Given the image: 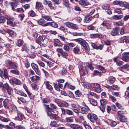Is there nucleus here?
I'll use <instances>...</instances> for the list:
<instances>
[{"label": "nucleus", "instance_id": "37998d69", "mask_svg": "<svg viewBox=\"0 0 129 129\" xmlns=\"http://www.w3.org/2000/svg\"><path fill=\"white\" fill-rule=\"evenodd\" d=\"M99 69L100 70V73L101 72H105L106 71L105 69L104 68L101 66H99L98 67Z\"/></svg>", "mask_w": 129, "mask_h": 129}, {"label": "nucleus", "instance_id": "f257e3e1", "mask_svg": "<svg viewBox=\"0 0 129 129\" xmlns=\"http://www.w3.org/2000/svg\"><path fill=\"white\" fill-rule=\"evenodd\" d=\"M55 102H56L58 106L60 107H68L69 106L68 103L65 101H62L61 102L57 99H55Z\"/></svg>", "mask_w": 129, "mask_h": 129}, {"label": "nucleus", "instance_id": "6e6552de", "mask_svg": "<svg viewBox=\"0 0 129 129\" xmlns=\"http://www.w3.org/2000/svg\"><path fill=\"white\" fill-rule=\"evenodd\" d=\"M0 74L1 77L5 79H8V72L6 69H4V72L0 70Z\"/></svg>", "mask_w": 129, "mask_h": 129}, {"label": "nucleus", "instance_id": "c756f323", "mask_svg": "<svg viewBox=\"0 0 129 129\" xmlns=\"http://www.w3.org/2000/svg\"><path fill=\"white\" fill-rule=\"evenodd\" d=\"M115 80V78L114 77H112L110 78L108 80V81L110 84H113Z\"/></svg>", "mask_w": 129, "mask_h": 129}, {"label": "nucleus", "instance_id": "c85d7f7f", "mask_svg": "<svg viewBox=\"0 0 129 129\" xmlns=\"http://www.w3.org/2000/svg\"><path fill=\"white\" fill-rule=\"evenodd\" d=\"M67 72L66 69L65 68H63L59 71L60 74L62 75L65 74Z\"/></svg>", "mask_w": 129, "mask_h": 129}, {"label": "nucleus", "instance_id": "69168bd1", "mask_svg": "<svg viewBox=\"0 0 129 129\" xmlns=\"http://www.w3.org/2000/svg\"><path fill=\"white\" fill-rule=\"evenodd\" d=\"M75 93L76 96L77 97H79L81 95V94L80 93L79 90H78L76 91Z\"/></svg>", "mask_w": 129, "mask_h": 129}, {"label": "nucleus", "instance_id": "603ef678", "mask_svg": "<svg viewBox=\"0 0 129 129\" xmlns=\"http://www.w3.org/2000/svg\"><path fill=\"white\" fill-rule=\"evenodd\" d=\"M109 97L111 99L112 101L113 102H115L116 101V99L113 95H110Z\"/></svg>", "mask_w": 129, "mask_h": 129}, {"label": "nucleus", "instance_id": "4c0bfd02", "mask_svg": "<svg viewBox=\"0 0 129 129\" xmlns=\"http://www.w3.org/2000/svg\"><path fill=\"white\" fill-rule=\"evenodd\" d=\"M14 83L16 84L21 85V83L20 81L17 79H14Z\"/></svg>", "mask_w": 129, "mask_h": 129}, {"label": "nucleus", "instance_id": "a19ab883", "mask_svg": "<svg viewBox=\"0 0 129 129\" xmlns=\"http://www.w3.org/2000/svg\"><path fill=\"white\" fill-rule=\"evenodd\" d=\"M12 111H17V108L14 105H11Z\"/></svg>", "mask_w": 129, "mask_h": 129}, {"label": "nucleus", "instance_id": "7c9ffc66", "mask_svg": "<svg viewBox=\"0 0 129 129\" xmlns=\"http://www.w3.org/2000/svg\"><path fill=\"white\" fill-rule=\"evenodd\" d=\"M23 44V41L20 39L18 40L16 43V45L18 47L21 46Z\"/></svg>", "mask_w": 129, "mask_h": 129}, {"label": "nucleus", "instance_id": "4468645a", "mask_svg": "<svg viewBox=\"0 0 129 129\" xmlns=\"http://www.w3.org/2000/svg\"><path fill=\"white\" fill-rule=\"evenodd\" d=\"M8 103L9 100L8 99H5L3 101V105L5 108L8 109L9 108V107L8 105Z\"/></svg>", "mask_w": 129, "mask_h": 129}, {"label": "nucleus", "instance_id": "3c124183", "mask_svg": "<svg viewBox=\"0 0 129 129\" xmlns=\"http://www.w3.org/2000/svg\"><path fill=\"white\" fill-rule=\"evenodd\" d=\"M50 26L54 27L57 28L58 27V24L54 22H50Z\"/></svg>", "mask_w": 129, "mask_h": 129}, {"label": "nucleus", "instance_id": "13d9d810", "mask_svg": "<svg viewBox=\"0 0 129 129\" xmlns=\"http://www.w3.org/2000/svg\"><path fill=\"white\" fill-rule=\"evenodd\" d=\"M112 94L113 95H115V96H119L120 95L118 92H112Z\"/></svg>", "mask_w": 129, "mask_h": 129}, {"label": "nucleus", "instance_id": "e2e57ef3", "mask_svg": "<svg viewBox=\"0 0 129 129\" xmlns=\"http://www.w3.org/2000/svg\"><path fill=\"white\" fill-rule=\"evenodd\" d=\"M0 23H4L5 21V18L3 17H1L0 18Z\"/></svg>", "mask_w": 129, "mask_h": 129}, {"label": "nucleus", "instance_id": "2eb2a0df", "mask_svg": "<svg viewBox=\"0 0 129 129\" xmlns=\"http://www.w3.org/2000/svg\"><path fill=\"white\" fill-rule=\"evenodd\" d=\"M44 41V39L43 37L41 36H39L38 38V39L36 41V42L39 45H41L42 42Z\"/></svg>", "mask_w": 129, "mask_h": 129}, {"label": "nucleus", "instance_id": "4be33fe9", "mask_svg": "<svg viewBox=\"0 0 129 129\" xmlns=\"http://www.w3.org/2000/svg\"><path fill=\"white\" fill-rule=\"evenodd\" d=\"M41 17L42 18H44L47 21H51L52 20L51 17L50 16L42 15Z\"/></svg>", "mask_w": 129, "mask_h": 129}, {"label": "nucleus", "instance_id": "2f4dec72", "mask_svg": "<svg viewBox=\"0 0 129 129\" xmlns=\"http://www.w3.org/2000/svg\"><path fill=\"white\" fill-rule=\"evenodd\" d=\"M80 51L79 48L78 47H76L74 48L73 49V52L75 53H77Z\"/></svg>", "mask_w": 129, "mask_h": 129}, {"label": "nucleus", "instance_id": "f8f14e48", "mask_svg": "<svg viewBox=\"0 0 129 129\" xmlns=\"http://www.w3.org/2000/svg\"><path fill=\"white\" fill-rule=\"evenodd\" d=\"M17 117H16L15 119L16 120L21 121L24 117L23 114L20 111H17Z\"/></svg>", "mask_w": 129, "mask_h": 129}, {"label": "nucleus", "instance_id": "8fccbe9b", "mask_svg": "<svg viewBox=\"0 0 129 129\" xmlns=\"http://www.w3.org/2000/svg\"><path fill=\"white\" fill-rule=\"evenodd\" d=\"M50 106L51 107V108H50V110H52V109L53 110H55L56 109L57 107L54 104H50Z\"/></svg>", "mask_w": 129, "mask_h": 129}, {"label": "nucleus", "instance_id": "ea45409f", "mask_svg": "<svg viewBox=\"0 0 129 129\" xmlns=\"http://www.w3.org/2000/svg\"><path fill=\"white\" fill-rule=\"evenodd\" d=\"M100 102L101 105L104 106L107 103V101L106 100L102 99L100 100Z\"/></svg>", "mask_w": 129, "mask_h": 129}, {"label": "nucleus", "instance_id": "39448f33", "mask_svg": "<svg viewBox=\"0 0 129 129\" xmlns=\"http://www.w3.org/2000/svg\"><path fill=\"white\" fill-rule=\"evenodd\" d=\"M93 87L92 88V90L98 92L100 93L101 91L100 85L98 83H93Z\"/></svg>", "mask_w": 129, "mask_h": 129}, {"label": "nucleus", "instance_id": "412c9836", "mask_svg": "<svg viewBox=\"0 0 129 129\" xmlns=\"http://www.w3.org/2000/svg\"><path fill=\"white\" fill-rule=\"evenodd\" d=\"M120 121L121 122H123L127 121V118L124 116H121L119 117Z\"/></svg>", "mask_w": 129, "mask_h": 129}, {"label": "nucleus", "instance_id": "f03ea898", "mask_svg": "<svg viewBox=\"0 0 129 129\" xmlns=\"http://www.w3.org/2000/svg\"><path fill=\"white\" fill-rule=\"evenodd\" d=\"M79 42L81 45L83 47L85 50L86 51H88L90 50L89 45L86 41L82 39L79 40Z\"/></svg>", "mask_w": 129, "mask_h": 129}, {"label": "nucleus", "instance_id": "f704fd0d", "mask_svg": "<svg viewBox=\"0 0 129 129\" xmlns=\"http://www.w3.org/2000/svg\"><path fill=\"white\" fill-rule=\"evenodd\" d=\"M49 100V99L48 98H45L42 99V102L43 103H47Z\"/></svg>", "mask_w": 129, "mask_h": 129}, {"label": "nucleus", "instance_id": "79ce46f5", "mask_svg": "<svg viewBox=\"0 0 129 129\" xmlns=\"http://www.w3.org/2000/svg\"><path fill=\"white\" fill-rule=\"evenodd\" d=\"M90 103L93 105L95 106L97 105V102L95 100L91 99L90 100Z\"/></svg>", "mask_w": 129, "mask_h": 129}, {"label": "nucleus", "instance_id": "cd10ccee", "mask_svg": "<svg viewBox=\"0 0 129 129\" xmlns=\"http://www.w3.org/2000/svg\"><path fill=\"white\" fill-rule=\"evenodd\" d=\"M30 79L33 82H34L39 79V76H34L30 77Z\"/></svg>", "mask_w": 129, "mask_h": 129}, {"label": "nucleus", "instance_id": "c03bdc74", "mask_svg": "<svg viewBox=\"0 0 129 129\" xmlns=\"http://www.w3.org/2000/svg\"><path fill=\"white\" fill-rule=\"evenodd\" d=\"M7 92L8 94L9 95H11L13 94V89L10 87H9L7 89Z\"/></svg>", "mask_w": 129, "mask_h": 129}, {"label": "nucleus", "instance_id": "a211bd4d", "mask_svg": "<svg viewBox=\"0 0 129 129\" xmlns=\"http://www.w3.org/2000/svg\"><path fill=\"white\" fill-rule=\"evenodd\" d=\"M47 88L48 89L50 90H53V88L52 86L50 85L49 84V82L48 81H45L44 82Z\"/></svg>", "mask_w": 129, "mask_h": 129}, {"label": "nucleus", "instance_id": "bb28decb", "mask_svg": "<svg viewBox=\"0 0 129 129\" xmlns=\"http://www.w3.org/2000/svg\"><path fill=\"white\" fill-rule=\"evenodd\" d=\"M67 86H68L69 88L72 90H74L75 88V86L69 85L67 82L65 84L64 86V87H66Z\"/></svg>", "mask_w": 129, "mask_h": 129}, {"label": "nucleus", "instance_id": "49530a36", "mask_svg": "<svg viewBox=\"0 0 129 129\" xmlns=\"http://www.w3.org/2000/svg\"><path fill=\"white\" fill-rule=\"evenodd\" d=\"M50 125L51 126L55 127L57 125V123L55 121H52L50 123Z\"/></svg>", "mask_w": 129, "mask_h": 129}, {"label": "nucleus", "instance_id": "20e7f679", "mask_svg": "<svg viewBox=\"0 0 129 129\" xmlns=\"http://www.w3.org/2000/svg\"><path fill=\"white\" fill-rule=\"evenodd\" d=\"M129 52L124 53L122 54L121 59L126 62L129 61Z\"/></svg>", "mask_w": 129, "mask_h": 129}, {"label": "nucleus", "instance_id": "09e8293b", "mask_svg": "<svg viewBox=\"0 0 129 129\" xmlns=\"http://www.w3.org/2000/svg\"><path fill=\"white\" fill-rule=\"evenodd\" d=\"M111 87L113 89L115 90H118L119 89L118 86L116 85H113L111 86Z\"/></svg>", "mask_w": 129, "mask_h": 129}, {"label": "nucleus", "instance_id": "58836bf2", "mask_svg": "<svg viewBox=\"0 0 129 129\" xmlns=\"http://www.w3.org/2000/svg\"><path fill=\"white\" fill-rule=\"evenodd\" d=\"M66 121L67 122H73V119L71 117H67L66 118Z\"/></svg>", "mask_w": 129, "mask_h": 129}, {"label": "nucleus", "instance_id": "0e129e2a", "mask_svg": "<svg viewBox=\"0 0 129 129\" xmlns=\"http://www.w3.org/2000/svg\"><path fill=\"white\" fill-rule=\"evenodd\" d=\"M120 59V58L119 57H114L113 59V60L116 62L118 61Z\"/></svg>", "mask_w": 129, "mask_h": 129}, {"label": "nucleus", "instance_id": "9d476101", "mask_svg": "<svg viewBox=\"0 0 129 129\" xmlns=\"http://www.w3.org/2000/svg\"><path fill=\"white\" fill-rule=\"evenodd\" d=\"M66 25L68 27L74 29H77L78 28L77 25L69 22H67L65 23Z\"/></svg>", "mask_w": 129, "mask_h": 129}, {"label": "nucleus", "instance_id": "aec40b11", "mask_svg": "<svg viewBox=\"0 0 129 129\" xmlns=\"http://www.w3.org/2000/svg\"><path fill=\"white\" fill-rule=\"evenodd\" d=\"M79 4L81 6H87L89 5V3L85 0H81L79 2Z\"/></svg>", "mask_w": 129, "mask_h": 129}, {"label": "nucleus", "instance_id": "4d7b16f0", "mask_svg": "<svg viewBox=\"0 0 129 129\" xmlns=\"http://www.w3.org/2000/svg\"><path fill=\"white\" fill-rule=\"evenodd\" d=\"M10 5L12 7V10L13 11H15V9H14V8H15L17 6L16 5H15L14 3L12 2V3H10Z\"/></svg>", "mask_w": 129, "mask_h": 129}, {"label": "nucleus", "instance_id": "338daca9", "mask_svg": "<svg viewBox=\"0 0 129 129\" xmlns=\"http://www.w3.org/2000/svg\"><path fill=\"white\" fill-rule=\"evenodd\" d=\"M101 25L103 26H109L110 24L109 23H107L105 21H104L102 23Z\"/></svg>", "mask_w": 129, "mask_h": 129}, {"label": "nucleus", "instance_id": "774afa93", "mask_svg": "<svg viewBox=\"0 0 129 129\" xmlns=\"http://www.w3.org/2000/svg\"><path fill=\"white\" fill-rule=\"evenodd\" d=\"M24 16V15L23 14H21L19 15V17L20 19V20L21 21L23 20Z\"/></svg>", "mask_w": 129, "mask_h": 129}, {"label": "nucleus", "instance_id": "423d86ee", "mask_svg": "<svg viewBox=\"0 0 129 129\" xmlns=\"http://www.w3.org/2000/svg\"><path fill=\"white\" fill-rule=\"evenodd\" d=\"M5 18L7 20V24H10L12 26H14L15 24L13 22V21L14 20V19L13 18L9 17L7 15L5 16Z\"/></svg>", "mask_w": 129, "mask_h": 129}, {"label": "nucleus", "instance_id": "ddd939ff", "mask_svg": "<svg viewBox=\"0 0 129 129\" xmlns=\"http://www.w3.org/2000/svg\"><path fill=\"white\" fill-rule=\"evenodd\" d=\"M7 32L12 37H15L16 36V34L15 32L11 30L8 29Z\"/></svg>", "mask_w": 129, "mask_h": 129}, {"label": "nucleus", "instance_id": "1a4fd4ad", "mask_svg": "<svg viewBox=\"0 0 129 129\" xmlns=\"http://www.w3.org/2000/svg\"><path fill=\"white\" fill-rule=\"evenodd\" d=\"M87 116L88 118L92 122H94L95 121L97 120L98 118L97 116L95 114H92V115H91L90 114H89Z\"/></svg>", "mask_w": 129, "mask_h": 129}, {"label": "nucleus", "instance_id": "dca6fc26", "mask_svg": "<svg viewBox=\"0 0 129 129\" xmlns=\"http://www.w3.org/2000/svg\"><path fill=\"white\" fill-rule=\"evenodd\" d=\"M118 27L114 28L111 33V35L113 36L116 35L118 33Z\"/></svg>", "mask_w": 129, "mask_h": 129}, {"label": "nucleus", "instance_id": "473e14b6", "mask_svg": "<svg viewBox=\"0 0 129 129\" xmlns=\"http://www.w3.org/2000/svg\"><path fill=\"white\" fill-rule=\"evenodd\" d=\"M51 117L53 119L56 120H58L60 119V117H59L57 115L54 114L52 115V116Z\"/></svg>", "mask_w": 129, "mask_h": 129}, {"label": "nucleus", "instance_id": "5701e85b", "mask_svg": "<svg viewBox=\"0 0 129 129\" xmlns=\"http://www.w3.org/2000/svg\"><path fill=\"white\" fill-rule=\"evenodd\" d=\"M92 18V16L89 17L88 16H87L85 17L84 21V22L86 23H88L91 20Z\"/></svg>", "mask_w": 129, "mask_h": 129}, {"label": "nucleus", "instance_id": "6ab92c4d", "mask_svg": "<svg viewBox=\"0 0 129 129\" xmlns=\"http://www.w3.org/2000/svg\"><path fill=\"white\" fill-rule=\"evenodd\" d=\"M37 22L39 25H41L42 26L43 24L45 23L46 21L43 19L41 18L38 20Z\"/></svg>", "mask_w": 129, "mask_h": 129}, {"label": "nucleus", "instance_id": "7ed1b4c3", "mask_svg": "<svg viewBox=\"0 0 129 129\" xmlns=\"http://www.w3.org/2000/svg\"><path fill=\"white\" fill-rule=\"evenodd\" d=\"M5 63L7 66L10 67L11 69H17V64L13 62H12L9 60H6Z\"/></svg>", "mask_w": 129, "mask_h": 129}, {"label": "nucleus", "instance_id": "393cba45", "mask_svg": "<svg viewBox=\"0 0 129 129\" xmlns=\"http://www.w3.org/2000/svg\"><path fill=\"white\" fill-rule=\"evenodd\" d=\"M123 17L122 15H114L113 17V18L115 20H119L122 18Z\"/></svg>", "mask_w": 129, "mask_h": 129}, {"label": "nucleus", "instance_id": "de8ad7c7", "mask_svg": "<svg viewBox=\"0 0 129 129\" xmlns=\"http://www.w3.org/2000/svg\"><path fill=\"white\" fill-rule=\"evenodd\" d=\"M66 113L69 115H73V112L70 110L67 109H66Z\"/></svg>", "mask_w": 129, "mask_h": 129}, {"label": "nucleus", "instance_id": "864d4df0", "mask_svg": "<svg viewBox=\"0 0 129 129\" xmlns=\"http://www.w3.org/2000/svg\"><path fill=\"white\" fill-rule=\"evenodd\" d=\"M29 14L30 16L32 17L34 16L35 15V12L33 11H30L29 12Z\"/></svg>", "mask_w": 129, "mask_h": 129}, {"label": "nucleus", "instance_id": "9b49d317", "mask_svg": "<svg viewBox=\"0 0 129 129\" xmlns=\"http://www.w3.org/2000/svg\"><path fill=\"white\" fill-rule=\"evenodd\" d=\"M79 108H80L81 110V113L83 114H86L90 110L89 109L87 106H86V107L80 106Z\"/></svg>", "mask_w": 129, "mask_h": 129}, {"label": "nucleus", "instance_id": "052dcab7", "mask_svg": "<svg viewBox=\"0 0 129 129\" xmlns=\"http://www.w3.org/2000/svg\"><path fill=\"white\" fill-rule=\"evenodd\" d=\"M29 48L31 50V51L30 52L33 53L35 50V47L32 45H31L30 46Z\"/></svg>", "mask_w": 129, "mask_h": 129}, {"label": "nucleus", "instance_id": "bf43d9fd", "mask_svg": "<svg viewBox=\"0 0 129 129\" xmlns=\"http://www.w3.org/2000/svg\"><path fill=\"white\" fill-rule=\"evenodd\" d=\"M10 71L12 73L16 75H18L19 74V71L17 70H11Z\"/></svg>", "mask_w": 129, "mask_h": 129}, {"label": "nucleus", "instance_id": "72a5a7b5", "mask_svg": "<svg viewBox=\"0 0 129 129\" xmlns=\"http://www.w3.org/2000/svg\"><path fill=\"white\" fill-rule=\"evenodd\" d=\"M31 65L32 68L35 71H36V69L38 70V66L35 64L32 63L31 64Z\"/></svg>", "mask_w": 129, "mask_h": 129}, {"label": "nucleus", "instance_id": "a18cd8bd", "mask_svg": "<svg viewBox=\"0 0 129 129\" xmlns=\"http://www.w3.org/2000/svg\"><path fill=\"white\" fill-rule=\"evenodd\" d=\"M90 36L91 38H94L96 37H99L100 35L98 34H91L90 35Z\"/></svg>", "mask_w": 129, "mask_h": 129}, {"label": "nucleus", "instance_id": "f3484780", "mask_svg": "<svg viewBox=\"0 0 129 129\" xmlns=\"http://www.w3.org/2000/svg\"><path fill=\"white\" fill-rule=\"evenodd\" d=\"M36 9H43V6L42 3L39 2H36Z\"/></svg>", "mask_w": 129, "mask_h": 129}, {"label": "nucleus", "instance_id": "e433bc0d", "mask_svg": "<svg viewBox=\"0 0 129 129\" xmlns=\"http://www.w3.org/2000/svg\"><path fill=\"white\" fill-rule=\"evenodd\" d=\"M110 6L109 5L105 4H104L102 6V8L104 10H108L110 9Z\"/></svg>", "mask_w": 129, "mask_h": 129}, {"label": "nucleus", "instance_id": "c9c22d12", "mask_svg": "<svg viewBox=\"0 0 129 129\" xmlns=\"http://www.w3.org/2000/svg\"><path fill=\"white\" fill-rule=\"evenodd\" d=\"M63 4L66 7H68L69 5V0H63Z\"/></svg>", "mask_w": 129, "mask_h": 129}, {"label": "nucleus", "instance_id": "b1692460", "mask_svg": "<svg viewBox=\"0 0 129 129\" xmlns=\"http://www.w3.org/2000/svg\"><path fill=\"white\" fill-rule=\"evenodd\" d=\"M82 85L84 87L87 88H89L92 86L91 84L87 82L83 83Z\"/></svg>", "mask_w": 129, "mask_h": 129}, {"label": "nucleus", "instance_id": "6e6d98bb", "mask_svg": "<svg viewBox=\"0 0 129 129\" xmlns=\"http://www.w3.org/2000/svg\"><path fill=\"white\" fill-rule=\"evenodd\" d=\"M116 106L119 108L121 109H123V107L120 104L116 103Z\"/></svg>", "mask_w": 129, "mask_h": 129}, {"label": "nucleus", "instance_id": "5fc2aeb1", "mask_svg": "<svg viewBox=\"0 0 129 129\" xmlns=\"http://www.w3.org/2000/svg\"><path fill=\"white\" fill-rule=\"evenodd\" d=\"M16 11L19 13L24 12V11L23 9L22 8H17L16 9Z\"/></svg>", "mask_w": 129, "mask_h": 129}, {"label": "nucleus", "instance_id": "a878e982", "mask_svg": "<svg viewBox=\"0 0 129 129\" xmlns=\"http://www.w3.org/2000/svg\"><path fill=\"white\" fill-rule=\"evenodd\" d=\"M0 120L5 122H8L10 121V119L9 118H5L0 116Z\"/></svg>", "mask_w": 129, "mask_h": 129}, {"label": "nucleus", "instance_id": "680f3d73", "mask_svg": "<svg viewBox=\"0 0 129 129\" xmlns=\"http://www.w3.org/2000/svg\"><path fill=\"white\" fill-rule=\"evenodd\" d=\"M61 54L62 57L64 58H66V57L68 56V54L67 53L64 52L63 51Z\"/></svg>", "mask_w": 129, "mask_h": 129}, {"label": "nucleus", "instance_id": "0eeeda50", "mask_svg": "<svg viewBox=\"0 0 129 129\" xmlns=\"http://www.w3.org/2000/svg\"><path fill=\"white\" fill-rule=\"evenodd\" d=\"M71 128L73 129H83L82 126L75 123L69 124L68 125Z\"/></svg>", "mask_w": 129, "mask_h": 129}]
</instances>
